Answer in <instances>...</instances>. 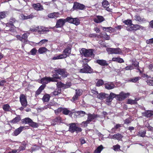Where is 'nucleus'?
<instances>
[{
	"label": "nucleus",
	"instance_id": "obj_1",
	"mask_svg": "<svg viewBox=\"0 0 153 153\" xmlns=\"http://www.w3.org/2000/svg\"><path fill=\"white\" fill-rule=\"evenodd\" d=\"M55 71L56 72V73H55L53 75L51 80L52 82H57V81L56 80L57 79H60V77L59 76L58 74L62 75V76L63 77H67L68 75L67 73L63 69H59L55 70Z\"/></svg>",
	"mask_w": 153,
	"mask_h": 153
},
{
	"label": "nucleus",
	"instance_id": "obj_2",
	"mask_svg": "<svg viewBox=\"0 0 153 153\" xmlns=\"http://www.w3.org/2000/svg\"><path fill=\"white\" fill-rule=\"evenodd\" d=\"M80 52L82 55H83L85 57H94V56L93 49L87 50L83 48L80 51Z\"/></svg>",
	"mask_w": 153,
	"mask_h": 153
},
{
	"label": "nucleus",
	"instance_id": "obj_3",
	"mask_svg": "<svg viewBox=\"0 0 153 153\" xmlns=\"http://www.w3.org/2000/svg\"><path fill=\"white\" fill-rule=\"evenodd\" d=\"M97 117V115L89 114H88V118L87 120L83 122L82 124L84 126H87L88 124L90 123Z\"/></svg>",
	"mask_w": 153,
	"mask_h": 153
},
{
	"label": "nucleus",
	"instance_id": "obj_4",
	"mask_svg": "<svg viewBox=\"0 0 153 153\" xmlns=\"http://www.w3.org/2000/svg\"><path fill=\"white\" fill-rule=\"evenodd\" d=\"M106 51L109 54H118L122 53V51L119 48H107Z\"/></svg>",
	"mask_w": 153,
	"mask_h": 153
},
{
	"label": "nucleus",
	"instance_id": "obj_5",
	"mask_svg": "<svg viewBox=\"0 0 153 153\" xmlns=\"http://www.w3.org/2000/svg\"><path fill=\"white\" fill-rule=\"evenodd\" d=\"M81 128L78 126H76L75 123H72L70 124L69 131L71 133H73L76 131V133L80 132L82 131Z\"/></svg>",
	"mask_w": 153,
	"mask_h": 153
},
{
	"label": "nucleus",
	"instance_id": "obj_6",
	"mask_svg": "<svg viewBox=\"0 0 153 153\" xmlns=\"http://www.w3.org/2000/svg\"><path fill=\"white\" fill-rule=\"evenodd\" d=\"M28 35L27 33H24L22 36L20 35H16V37L18 39L25 43H29V42L27 39Z\"/></svg>",
	"mask_w": 153,
	"mask_h": 153
},
{
	"label": "nucleus",
	"instance_id": "obj_7",
	"mask_svg": "<svg viewBox=\"0 0 153 153\" xmlns=\"http://www.w3.org/2000/svg\"><path fill=\"white\" fill-rule=\"evenodd\" d=\"M67 22H68L67 18L66 19H60L57 21L55 27L56 28L61 27Z\"/></svg>",
	"mask_w": 153,
	"mask_h": 153
},
{
	"label": "nucleus",
	"instance_id": "obj_8",
	"mask_svg": "<svg viewBox=\"0 0 153 153\" xmlns=\"http://www.w3.org/2000/svg\"><path fill=\"white\" fill-rule=\"evenodd\" d=\"M129 95V93H125L122 92L119 94L117 95L116 98L119 101H122L126 98Z\"/></svg>",
	"mask_w": 153,
	"mask_h": 153
},
{
	"label": "nucleus",
	"instance_id": "obj_9",
	"mask_svg": "<svg viewBox=\"0 0 153 153\" xmlns=\"http://www.w3.org/2000/svg\"><path fill=\"white\" fill-rule=\"evenodd\" d=\"M68 22L72 23L76 25H79L80 23L79 19L77 18H73L71 17H67Z\"/></svg>",
	"mask_w": 153,
	"mask_h": 153
},
{
	"label": "nucleus",
	"instance_id": "obj_10",
	"mask_svg": "<svg viewBox=\"0 0 153 153\" xmlns=\"http://www.w3.org/2000/svg\"><path fill=\"white\" fill-rule=\"evenodd\" d=\"M20 100L22 106L24 108L26 107L27 105V102L25 96L23 94L20 95Z\"/></svg>",
	"mask_w": 153,
	"mask_h": 153
},
{
	"label": "nucleus",
	"instance_id": "obj_11",
	"mask_svg": "<svg viewBox=\"0 0 153 153\" xmlns=\"http://www.w3.org/2000/svg\"><path fill=\"white\" fill-rule=\"evenodd\" d=\"M132 26H131L129 28L127 29L128 30L136 31L140 29L143 30L144 28L143 27L137 24L134 25L132 24Z\"/></svg>",
	"mask_w": 153,
	"mask_h": 153
},
{
	"label": "nucleus",
	"instance_id": "obj_12",
	"mask_svg": "<svg viewBox=\"0 0 153 153\" xmlns=\"http://www.w3.org/2000/svg\"><path fill=\"white\" fill-rule=\"evenodd\" d=\"M82 91L81 89H76V93L75 95L72 98V100L74 101L76 100L79 97L82 95Z\"/></svg>",
	"mask_w": 153,
	"mask_h": 153
},
{
	"label": "nucleus",
	"instance_id": "obj_13",
	"mask_svg": "<svg viewBox=\"0 0 153 153\" xmlns=\"http://www.w3.org/2000/svg\"><path fill=\"white\" fill-rule=\"evenodd\" d=\"M102 6L105 8L106 10L109 12H111L112 10L111 9L109 8L110 5L108 2L106 0H103L102 3Z\"/></svg>",
	"mask_w": 153,
	"mask_h": 153
},
{
	"label": "nucleus",
	"instance_id": "obj_14",
	"mask_svg": "<svg viewBox=\"0 0 153 153\" xmlns=\"http://www.w3.org/2000/svg\"><path fill=\"white\" fill-rule=\"evenodd\" d=\"M52 78L51 77H45L42 78L41 80V83L43 84V85H45V84H48L50 82H52Z\"/></svg>",
	"mask_w": 153,
	"mask_h": 153
},
{
	"label": "nucleus",
	"instance_id": "obj_15",
	"mask_svg": "<svg viewBox=\"0 0 153 153\" xmlns=\"http://www.w3.org/2000/svg\"><path fill=\"white\" fill-rule=\"evenodd\" d=\"M71 52V48L70 47H68L65 48L63 52L62 55H64V58H65L68 56Z\"/></svg>",
	"mask_w": 153,
	"mask_h": 153
},
{
	"label": "nucleus",
	"instance_id": "obj_16",
	"mask_svg": "<svg viewBox=\"0 0 153 153\" xmlns=\"http://www.w3.org/2000/svg\"><path fill=\"white\" fill-rule=\"evenodd\" d=\"M104 20V18L101 16H96L94 19V21L97 23H101Z\"/></svg>",
	"mask_w": 153,
	"mask_h": 153
},
{
	"label": "nucleus",
	"instance_id": "obj_17",
	"mask_svg": "<svg viewBox=\"0 0 153 153\" xmlns=\"http://www.w3.org/2000/svg\"><path fill=\"white\" fill-rule=\"evenodd\" d=\"M86 114L85 111H78L75 113V116L74 117L75 118L80 117L84 116Z\"/></svg>",
	"mask_w": 153,
	"mask_h": 153
},
{
	"label": "nucleus",
	"instance_id": "obj_18",
	"mask_svg": "<svg viewBox=\"0 0 153 153\" xmlns=\"http://www.w3.org/2000/svg\"><path fill=\"white\" fill-rule=\"evenodd\" d=\"M84 7L85 6L83 4L77 2L74 3L73 6V8L74 9H79L82 10L84 8Z\"/></svg>",
	"mask_w": 153,
	"mask_h": 153
},
{
	"label": "nucleus",
	"instance_id": "obj_19",
	"mask_svg": "<svg viewBox=\"0 0 153 153\" xmlns=\"http://www.w3.org/2000/svg\"><path fill=\"white\" fill-rule=\"evenodd\" d=\"M36 28L37 29V32L39 34H43L45 31H47V28L43 26L36 27Z\"/></svg>",
	"mask_w": 153,
	"mask_h": 153
},
{
	"label": "nucleus",
	"instance_id": "obj_20",
	"mask_svg": "<svg viewBox=\"0 0 153 153\" xmlns=\"http://www.w3.org/2000/svg\"><path fill=\"white\" fill-rule=\"evenodd\" d=\"M105 88L108 90H111L114 88L115 85L112 82H110L105 84Z\"/></svg>",
	"mask_w": 153,
	"mask_h": 153
},
{
	"label": "nucleus",
	"instance_id": "obj_21",
	"mask_svg": "<svg viewBox=\"0 0 153 153\" xmlns=\"http://www.w3.org/2000/svg\"><path fill=\"white\" fill-rule=\"evenodd\" d=\"M143 115L147 117H150L153 115V111L148 110L142 113Z\"/></svg>",
	"mask_w": 153,
	"mask_h": 153
},
{
	"label": "nucleus",
	"instance_id": "obj_22",
	"mask_svg": "<svg viewBox=\"0 0 153 153\" xmlns=\"http://www.w3.org/2000/svg\"><path fill=\"white\" fill-rule=\"evenodd\" d=\"M135 20L137 21L140 22L141 23H144L146 21V20L144 18L141 17L138 15H136L134 16Z\"/></svg>",
	"mask_w": 153,
	"mask_h": 153
},
{
	"label": "nucleus",
	"instance_id": "obj_23",
	"mask_svg": "<svg viewBox=\"0 0 153 153\" xmlns=\"http://www.w3.org/2000/svg\"><path fill=\"white\" fill-rule=\"evenodd\" d=\"M33 6L37 10H40L43 9L42 6L39 3L33 4Z\"/></svg>",
	"mask_w": 153,
	"mask_h": 153
},
{
	"label": "nucleus",
	"instance_id": "obj_24",
	"mask_svg": "<svg viewBox=\"0 0 153 153\" xmlns=\"http://www.w3.org/2000/svg\"><path fill=\"white\" fill-rule=\"evenodd\" d=\"M61 120V118L58 117L52 120L51 122V124L53 125H55L56 123H60Z\"/></svg>",
	"mask_w": 153,
	"mask_h": 153
},
{
	"label": "nucleus",
	"instance_id": "obj_25",
	"mask_svg": "<svg viewBox=\"0 0 153 153\" xmlns=\"http://www.w3.org/2000/svg\"><path fill=\"white\" fill-rule=\"evenodd\" d=\"M123 137V136L121 135V134L119 133H117L114 134L111 137V138L120 140H121Z\"/></svg>",
	"mask_w": 153,
	"mask_h": 153
},
{
	"label": "nucleus",
	"instance_id": "obj_26",
	"mask_svg": "<svg viewBox=\"0 0 153 153\" xmlns=\"http://www.w3.org/2000/svg\"><path fill=\"white\" fill-rule=\"evenodd\" d=\"M59 13L58 12L53 13L49 14L48 16L51 18H56L59 17Z\"/></svg>",
	"mask_w": 153,
	"mask_h": 153
},
{
	"label": "nucleus",
	"instance_id": "obj_27",
	"mask_svg": "<svg viewBox=\"0 0 153 153\" xmlns=\"http://www.w3.org/2000/svg\"><path fill=\"white\" fill-rule=\"evenodd\" d=\"M16 22H17V21L15 18H11L9 20V22L6 24V26L7 27H10V26L13 25V23Z\"/></svg>",
	"mask_w": 153,
	"mask_h": 153
},
{
	"label": "nucleus",
	"instance_id": "obj_28",
	"mask_svg": "<svg viewBox=\"0 0 153 153\" xmlns=\"http://www.w3.org/2000/svg\"><path fill=\"white\" fill-rule=\"evenodd\" d=\"M97 62L102 66L107 65L108 64L105 60H97Z\"/></svg>",
	"mask_w": 153,
	"mask_h": 153
},
{
	"label": "nucleus",
	"instance_id": "obj_29",
	"mask_svg": "<svg viewBox=\"0 0 153 153\" xmlns=\"http://www.w3.org/2000/svg\"><path fill=\"white\" fill-rule=\"evenodd\" d=\"M112 61L113 62H116L120 63H123L124 62L123 60L120 57H113L112 58Z\"/></svg>",
	"mask_w": 153,
	"mask_h": 153
},
{
	"label": "nucleus",
	"instance_id": "obj_30",
	"mask_svg": "<svg viewBox=\"0 0 153 153\" xmlns=\"http://www.w3.org/2000/svg\"><path fill=\"white\" fill-rule=\"evenodd\" d=\"M24 128V127L21 126L16 129L14 132V135L16 136L19 134L22 131Z\"/></svg>",
	"mask_w": 153,
	"mask_h": 153
},
{
	"label": "nucleus",
	"instance_id": "obj_31",
	"mask_svg": "<svg viewBox=\"0 0 153 153\" xmlns=\"http://www.w3.org/2000/svg\"><path fill=\"white\" fill-rule=\"evenodd\" d=\"M61 92V89L60 88H57L51 94V96L53 95L56 96L60 94Z\"/></svg>",
	"mask_w": 153,
	"mask_h": 153
},
{
	"label": "nucleus",
	"instance_id": "obj_32",
	"mask_svg": "<svg viewBox=\"0 0 153 153\" xmlns=\"http://www.w3.org/2000/svg\"><path fill=\"white\" fill-rule=\"evenodd\" d=\"M138 99L136 98L134 100H133L130 99H128L127 100V103L130 104H135L137 103V101Z\"/></svg>",
	"mask_w": 153,
	"mask_h": 153
},
{
	"label": "nucleus",
	"instance_id": "obj_33",
	"mask_svg": "<svg viewBox=\"0 0 153 153\" xmlns=\"http://www.w3.org/2000/svg\"><path fill=\"white\" fill-rule=\"evenodd\" d=\"M45 88V85H42L40 86L38 90L36 91L35 96H37L40 94Z\"/></svg>",
	"mask_w": 153,
	"mask_h": 153
},
{
	"label": "nucleus",
	"instance_id": "obj_34",
	"mask_svg": "<svg viewBox=\"0 0 153 153\" xmlns=\"http://www.w3.org/2000/svg\"><path fill=\"white\" fill-rule=\"evenodd\" d=\"M83 67L85 68V71H86V73H90L92 72V69L88 65H83Z\"/></svg>",
	"mask_w": 153,
	"mask_h": 153
},
{
	"label": "nucleus",
	"instance_id": "obj_35",
	"mask_svg": "<svg viewBox=\"0 0 153 153\" xmlns=\"http://www.w3.org/2000/svg\"><path fill=\"white\" fill-rule=\"evenodd\" d=\"M64 56L65 55H64ZM65 56H64V55H62V54H61L59 55H56L53 57L52 59L53 60H56L63 59L65 58Z\"/></svg>",
	"mask_w": 153,
	"mask_h": 153
},
{
	"label": "nucleus",
	"instance_id": "obj_36",
	"mask_svg": "<svg viewBox=\"0 0 153 153\" xmlns=\"http://www.w3.org/2000/svg\"><path fill=\"white\" fill-rule=\"evenodd\" d=\"M104 93H101L97 95V97L100 100H103L106 97V95H108Z\"/></svg>",
	"mask_w": 153,
	"mask_h": 153
},
{
	"label": "nucleus",
	"instance_id": "obj_37",
	"mask_svg": "<svg viewBox=\"0 0 153 153\" xmlns=\"http://www.w3.org/2000/svg\"><path fill=\"white\" fill-rule=\"evenodd\" d=\"M56 86L58 88L61 89V88H65L67 87V86H65V84H63L61 82H57L56 84Z\"/></svg>",
	"mask_w": 153,
	"mask_h": 153
},
{
	"label": "nucleus",
	"instance_id": "obj_38",
	"mask_svg": "<svg viewBox=\"0 0 153 153\" xmlns=\"http://www.w3.org/2000/svg\"><path fill=\"white\" fill-rule=\"evenodd\" d=\"M32 120L29 118H26L24 119H23L22 122L24 124H30L31 122L32 121Z\"/></svg>",
	"mask_w": 153,
	"mask_h": 153
},
{
	"label": "nucleus",
	"instance_id": "obj_39",
	"mask_svg": "<svg viewBox=\"0 0 153 153\" xmlns=\"http://www.w3.org/2000/svg\"><path fill=\"white\" fill-rule=\"evenodd\" d=\"M50 98V96L48 94H45V95L43 98H42V100L44 102H47L49 101Z\"/></svg>",
	"mask_w": 153,
	"mask_h": 153
},
{
	"label": "nucleus",
	"instance_id": "obj_40",
	"mask_svg": "<svg viewBox=\"0 0 153 153\" xmlns=\"http://www.w3.org/2000/svg\"><path fill=\"white\" fill-rule=\"evenodd\" d=\"M62 113L65 115H68L70 113V115H72L73 112H71V111L68 110L67 108H63Z\"/></svg>",
	"mask_w": 153,
	"mask_h": 153
},
{
	"label": "nucleus",
	"instance_id": "obj_41",
	"mask_svg": "<svg viewBox=\"0 0 153 153\" xmlns=\"http://www.w3.org/2000/svg\"><path fill=\"white\" fill-rule=\"evenodd\" d=\"M48 51V50L45 47H42L39 48L38 52L40 54H42Z\"/></svg>",
	"mask_w": 153,
	"mask_h": 153
},
{
	"label": "nucleus",
	"instance_id": "obj_42",
	"mask_svg": "<svg viewBox=\"0 0 153 153\" xmlns=\"http://www.w3.org/2000/svg\"><path fill=\"white\" fill-rule=\"evenodd\" d=\"M103 149V147L102 146L100 145L95 150L94 152L95 153H100Z\"/></svg>",
	"mask_w": 153,
	"mask_h": 153
},
{
	"label": "nucleus",
	"instance_id": "obj_43",
	"mask_svg": "<svg viewBox=\"0 0 153 153\" xmlns=\"http://www.w3.org/2000/svg\"><path fill=\"white\" fill-rule=\"evenodd\" d=\"M120 146L119 145H116L113 146V149L115 151H121L120 149Z\"/></svg>",
	"mask_w": 153,
	"mask_h": 153
},
{
	"label": "nucleus",
	"instance_id": "obj_44",
	"mask_svg": "<svg viewBox=\"0 0 153 153\" xmlns=\"http://www.w3.org/2000/svg\"><path fill=\"white\" fill-rule=\"evenodd\" d=\"M21 120L20 117H16L11 121V123H16L18 122Z\"/></svg>",
	"mask_w": 153,
	"mask_h": 153
},
{
	"label": "nucleus",
	"instance_id": "obj_45",
	"mask_svg": "<svg viewBox=\"0 0 153 153\" xmlns=\"http://www.w3.org/2000/svg\"><path fill=\"white\" fill-rule=\"evenodd\" d=\"M146 134V131H140L137 134V135L139 136L144 137Z\"/></svg>",
	"mask_w": 153,
	"mask_h": 153
},
{
	"label": "nucleus",
	"instance_id": "obj_46",
	"mask_svg": "<svg viewBox=\"0 0 153 153\" xmlns=\"http://www.w3.org/2000/svg\"><path fill=\"white\" fill-rule=\"evenodd\" d=\"M3 108L5 111H9L10 110V106L8 104H5L3 106Z\"/></svg>",
	"mask_w": 153,
	"mask_h": 153
},
{
	"label": "nucleus",
	"instance_id": "obj_47",
	"mask_svg": "<svg viewBox=\"0 0 153 153\" xmlns=\"http://www.w3.org/2000/svg\"><path fill=\"white\" fill-rule=\"evenodd\" d=\"M103 84V81L102 79H100L97 82L96 85L97 86H100Z\"/></svg>",
	"mask_w": 153,
	"mask_h": 153
},
{
	"label": "nucleus",
	"instance_id": "obj_48",
	"mask_svg": "<svg viewBox=\"0 0 153 153\" xmlns=\"http://www.w3.org/2000/svg\"><path fill=\"white\" fill-rule=\"evenodd\" d=\"M123 22L126 25L131 26L132 25V21L131 20H127L124 21Z\"/></svg>",
	"mask_w": 153,
	"mask_h": 153
},
{
	"label": "nucleus",
	"instance_id": "obj_49",
	"mask_svg": "<svg viewBox=\"0 0 153 153\" xmlns=\"http://www.w3.org/2000/svg\"><path fill=\"white\" fill-rule=\"evenodd\" d=\"M29 125L31 126L34 128H36L38 126V124L37 123L33 122L32 120L31 122Z\"/></svg>",
	"mask_w": 153,
	"mask_h": 153
},
{
	"label": "nucleus",
	"instance_id": "obj_50",
	"mask_svg": "<svg viewBox=\"0 0 153 153\" xmlns=\"http://www.w3.org/2000/svg\"><path fill=\"white\" fill-rule=\"evenodd\" d=\"M121 124H117L114 128L112 129L111 131H115V129H119L120 127L121 126Z\"/></svg>",
	"mask_w": 153,
	"mask_h": 153
},
{
	"label": "nucleus",
	"instance_id": "obj_51",
	"mask_svg": "<svg viewBox=\"0 0 153 153\" xmlns=\"http://www.w3.org/2000/svg\"><path fill=\"white\" fill-rule=\"evenodd\" d=\"M146 82L149 85L153 86V80L148 79L147 80Z\"/></svg>",
	"mask_w": 153,
	"mask_h": 153
},
{
	"label": "nucleus",
	"instance_id": "obj_52",
	"mask_svg": "<svg viewBox=\"0 0 153 153\" xmlns=\"http://www.w3.org/2000/svg\"><path fill=\"white\" fill-rule=\"evenodd\" d=\"M140 77H136L133 78L131 79L130 81L134 82H135L138 80Z\"/></svg>",
	"mask_w": 153,
	"mask_h": 153
},
{
	"label": "nucleus",
	"instance_id": "obj_53",
	"mask_svg": "<svg viewBox=\"0 0 153 153\" xmlns=\"http://www.w3.org/2000/svg\"><path fill=\"white\" fill-rule=\"evenodd\" d=\"M48 41V40L46 39H42L41 40L40 42H39L38 44L39 45H42L47 42Z\"/></svg>",
	"mask_w": 153,
	"mask_h": 153
},
{
	"label": "nucleus",
	"instance_id": "obj_54",
	"mask_svg": "<svg viewBox=\"0 0 153 153\" xmlns=\"http://www.w3.org/2000/svg\"><path fill=\"white\" fill-rule=\"evenodd\" d=\"M132 65L134 66L135 68H138L139 67V63L137 61H135L133 62Z\"/></svg>",
	"mask_w": 153,
	"mask_h": 153
},
{
	"label": "nucleus",
	"instance_id": "obj_55",
	"mask_svg": "<svg viewBox=\"0 0 153 153\" xmlns=\"http://www.w3.org/2000/svg\"><path fill=\"white\" fill-rule=\"evenodd\" d=\"M6 16V13L5 12H0V19L5 18Z\"/></svg>",
	"mask_w": 153,
	"mask_h": 153
},
{
	"label": "nucleus",
	"instance_id": "obj_56",
	"mask_svg": "<svg viewBox=\"0 0 153 153\" xmlns=\"http://www.w3.org/2000/svg\"><path fill=\"white\" fill-rule=\"evenodd\" d=\"M103 30L106 31H109V30H111L112 29V28L111 27H102Z\"/></svg>",
	"mask_w": 153,
	"mask_h": 153
},
{
	"label": "nucleus",
	"instance_id": "obj_57",
	"mask_svg": "<svg viewBox=\"0 0 153 153\" xmlns=\"http://www.w3.org/2000/svg\"><path fill=\"white\" fill-rule=\"evenodd\" d=\"M25 146H20L19 148V149H16V150H18L17 152H20L21 151L25 149Z\"/></svg>",
	"mask_w": 153,
	"mask_h": 153
},
{
	"label": "nucleus",
	"instance_id": "obj_58",
	"mask_svg": "<svg viewBox=\"0 0 153 153\" xmlns=\"http://www.w3.org/2000/svg\"><path fill=\"white\" fill-rule=\"evenodd\" d=\"M63 108H59L57 109L55 111V112L56 114H58L59 113L62 111Z\"/></svg>",
	"mask_w": 153,
	"mask_h": 153
},
{
	"label": "nucleus",
	"instance_id": "obj_59",
	"mask_svg": "<svg viewBox=\"0 0 153 153\" xmlns=\"http://www.w3.org/2000/svg\"><path fill=\"white\" fill-rule=\"evenodd\" d=\"M37 52V50H36L35 48H33L30 51V52L32 55H35Z\"/></svg>",
	"mask_w": 153,
	"mask_h": 153
},
{
	"label": "nucleus",
	"instance_id": "obj_60",
	"mask_svg": "<svg viewBox=\"0 0 153 153\" xmlns=\"http://www.w3.org/2000/svg\"><path fill=\"white\" fill-rule=\"evenodd\" d=\"M106 102L109 103L110 102H111L112 100V98H111L109 96H108V97H107L106 96Z\"/></svg>",
	"mask_w": 153,
	"mask_h": 153
},
{
	"label": "nucleus",
	"instance_id": "obj_61",
	"mask_svg": "<svg viewBox=\"0 0 153 153\" xmlns=\"http://www.w3.org/2000/svg\"><path fill=\"white\" fill-rule=\"evenodd\" d=\"M146 43L147 44H153V38L147 40Z\"/></svg>",
	"mask_w": 153,
	"mask_h": 153
},
{
	"label": "nucleus",
	"instance_id": "obj_62",
	"mask_svg": "<svg viewBox=\"0 0 153 153\" xmlns=\"http://www.w3.org/2000/svg\"><path fill=\"white\" fill-rule=\"evenodd\" d=\"M117 95L116 94L113 93H110V95L109 96L111 98H112V99L113 100V99L114 98L116 97V98Z\"/></svg>",
	"mask_w": 153,
	"mask_h": 153
},
{
	"label": "nucleus",
	"instance_id": "obj_63",
	"mask_svg": "<svg viewBox=\"0 0 153 153\" xmlns=\"http://www.w3.org/2000/svg\"><path fill=\"white\" fill-rule=\"evenodd\" d=\"M102 37H103L106 40H108L110 38V36L107 35L106 34L104 35L103 36H102Z\"/></svg>",
	"mask_w": 153,
	"mask_h": 153
},
{
	"label": "nucleus",
	"instance_id": "obj_64",
	"mask_svg": "<svg viewBox=\"0 0 153 153\" xmlns=\"http://www.w3.org/2000/svg\"><path fill=\"white\" fill-rule=\"evenodd\" d=\"M88 60L87 59H85L82 60V62H83L84 65H87V63L88 62Z\"/></svg>",
	"mask_w": 153,
	"mask_h": 153
}]
</instances>
